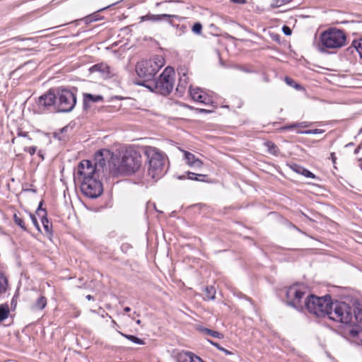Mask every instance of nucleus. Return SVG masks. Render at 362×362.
Masks as SVG:
<instances>
[{
    "mask_svg": "<svg viewBox=\"0 0 362 362\" xmlns=\"http://www.w3.org/2000/svg\"><path fill=\"white\" fill-rule=\"evenodd\" d=\"M353 310V324L362 322V304L357 303L352 307Z\"/></svg>",
    "mask_w": 362,
    "mask_h": 362,
    "instance_id": "obj_20",
    "label": "nucleus"
},
{
    "mask_svg": "<svg viewBox=\"0 0 362 362\" xmlns=\"http://www.w3.org/2000/svg\"><path fill=\"white\" fill-rule=\"evenodd\" d=\"M42 204H43V202L41 201L39 204V206L36 210V214L39 216V217H41L42 214H47V211L45 210V209H43L42 206Z\"/></svg>",
    "mask_w": 362,
    "mask_h": 362,
    "instance_id": "obj_37",
    "label": "nucleus"
},
{
    "mask_svg": "<svg viewBox=\"0 0 362 362\" xmlns=\"http://www.w3.org/2000/svg\"><path fill=\"white\" fill-rule=\"evenodd\" d=\"M37 104L41 113L57 112L55 88L49 89L39 97Z\"/></svg>",
    "mask_w": 362,
    "mask_h": 362,
    "instance_id": "obj_10",
    "label": "nucleus"
},
{
    "mask_svg": "<svg viewBox=\"0 0 362 362\" xmlns=\"http://www.w3.org/2000/svg\"><path fill=\"white\" fill-rule=\"evenodd\" d=\"M46 305L47 299L45 296H41L37 299L35 305L33 306V308L37 310H43Z\"/></svg>",
    "mask_w": 362,
    "mask_h": 362,
    "instance_id": "obj_25",
    "label": "nucleus"
},
{
    "mask_svg": "<svg viewBox=\"0 0 362 362\" xmlns=\"http://www.w3.org/2000/svg\"><path fill=\"white\" fill-rule=\"evenodd\" d=\"M361 149V145H359L355 150L354 153L357 154L359 152V150Z\"/></svg>",
    "mask_w": 362,
    "mask_h": 362,
    "instance_id": "obj_51",
    "label": "nucleus"
},
{
    "mask_svg": "<svg viewBox=\"0 0 362 362\" xmlns=\"http://www.w3.org/2000/svg\"><path fill=\"white\" fill-rule=\"evenodd\" d=\"M117 4V3H114V4H111V5H109V6H107L105 7V8H103L100 9V10H99V11H103V10H105V9H107V8H108L109 7H110V6H112V5H115V4Z\"/></svg>",
    "mask_w": 362,
    "mask_h": 362,
    "instance_id": "obj_50",
    "label": "nucleus"
},
{
    "mask_svg": "<svg viewBox=\"0 0 362 362\" xmlns=\"http://www.w3.org/2000/svg\"><path fill=\"white\" fill-rule=\"evenodd\" d=\"M291 1H292V0H272L270 6L272 8H279V7H280L283 5L287 4Z\"/></svg>",
    "mask_w": 362,
    "mask_h": 362,
    "instance_id": "obj_32",
    "label": "nucleus"
},
{
    "mask_svg": "<svg viewBox=\"0 0 362 362\" xmlns=\"http://www.w3.org/2000/svg\"><path fill=\"white\" fill-rule=\"evenodd\" d=\"M184 153L185 159L186 160L187 164L190 167L201 168L203 163L199 158H197L195 156L187 151H182Z\"/></svg>",
    "mask_w": 362,
    "mask_h": 362,
    "instance_id": "obj_17",
    "label": "nucleus"
},
{
    "mask_svg": "<svg viewBox=\"0 0 362 362\" xmlns=\"http://www.w3.org/2000/svg\"><path fill=\"white\" fill-rule=\"evenodd\" d=\"M330 158L332 159V161L333 164H334L336 163V160H337V157L335 156V153H332L330 154Z\"/></svg>",
    "mask_w": 362,
    "mask_h": 362,
    "instance_id": "obj_45",
    "label": "nucleus"
},
{
    "mask_svg": "<svg viewBox=\"0 0 362 362\" xmlns=\"http://www.w3.org/2000/svg\"><path fill=\"white\" fill-rule=\"evenodd\" d=\"M136 323L137 325H141V320H136Z\"/></svg>",
    "mask_w": 362,
    "mask_h": 362,
    "instance_id": "obj_57",
    "label": "nucleus"
},
{
    "mask_svg": "<svg viewBox=\"0 0 362 362\" xmlns=\"http://www.w3.org/2000/svg\"><path fill=\"white\" fill-rule=\"evenodd\" d=\"M171 18H175V19H180L181 18L179 16L177 15H173V14H151L148 13L146 16L141 17V21H161L163 20H165L169 22V23L173 25V23L170 21Z\"/></svg>",
    "mask_w": 362,
    "mask_h": 362,
    "instance_id": "obj_13",
    "label": "nucleus"
},
{
    "mask_svg": "<svg viewBox=\"0 0 362 362\" xmlns=\"http://www.w3.org/2000/svg\"><path fill=\"white\" fill-rule=\"evenodd\" d=\"M174 75L173 68L170 66L166 67L158 78L152 81L151 83L152 89L151 90H153L154 89L155 91L163 95L170 94L174 86Z\"/></svg>",
    "mask_w": 362,
    "mask_h": 362,
    "instance_id": "obj_8",
    "label": "nucleus"
},
{
    "mask_svg": "<svg viewBox=\"0 0 362 362\" xmlns=\"http://www.w3.org/2000/svg\"><path fill=\"white\" fill-rule=\"evenodd\" d=\"M351 46L356 49L358 52L360 57L362 59V37L358 40H354L352 42Z\"/></svg>",
    "mask_w": 362,
    "mask_h": 362,
    "instance_id": "obj_31",
    "label": "nucleus"
},
{
    "mask_svg": "<svg viewBox=\"0 0 362 362\" xmlns=\"http://www.w3.org/2000/svg\"><path fill=\"white\" fill-rule=\"evenodd\" d=\"M331 296L326 295L322 297H317L310 295L307 297L305 301L304 308L310 313L318 317H328V313L331 307Z\"/></svg>",
    "mask_w": 362,
    "mask_h": 362,
    "instance_id": "obj_4",
    "label": "nucleus"
},
{
    "mask_svg": "<svg viewBox=\"0 0 362 362\" xmlns=\"http://www.w3.org/2000/svg\"><path fill=\"white\" fill-rule=\"evenodd\" d=\"M145 155L148 163V174L153 179H158L163 174L164 156L156 148L148 146Z\"/></svg>",
    "mask_w": 362,
    "mask_h": 362,
    "instance_id": "obj_5",
    "label": "nucleus"
},
{
    "mask_svg": "<svg viewBox=\"0 0 362 362\" xmlns=\"http://www.w3.org/2000/svg\"><path fill=\"white\" fill-rule=\"evenodd\" d=\"M30 219L32 221V223H33V225L35 226V227L38 230H40V225L37 222V220L35 217V216L31 213H30Z\"/></svg>",
    "mask_w": 362,
    "mask_h": 362,
    "instance_id": "obj_39",
    "label": "nucleus"
},
{
    "mask_svg": "<svg viewBox=\"0 0 362 362\" xmlns=\"http://www.w3.org/2000/svg\"><path fill=\"white\" fill-rule=\"evenodd\" d=\"M187 174L188 179L192 180L199 181V182H205L206 178L207 177L206 175L197 174V173H194L189 172V171H188L187 173Z\"/></svg>",
    "mask_w": 362,
    "mask_h": 362,
    "instance_id": "obj_23",
    "label": "nucleus"
},
{
    "mask_svg": "<svg viewBox=\"0 0 362 362\" xmlns=\"http://www.w3.org/2000/svg\"><path fill=\"white\" fill-rule=\"evenodd\" d=\"M160 5H161V3H157V4H156V6H160Z\"/></svg>",
    "mask_w": 362,
    "mask_h": 362,
    "instance_id": "obj_59",
    "label": "nucleus"
},
{
    "mask_svg": "<svg viewBox=\"0 0 362 362\" xmlns=\"http://www.w3.org/2000/svg\"><path fill=\"white\" fill-rule=\"evenodd\" d=\"M163 65L164 60L160 56L138 62L136 65V72L142 81L138 82L137 84L152 89L151 83L154 80L157 72Z\"/></svg>",
    "mask_w": 362,
    "mask_h": 362,
    "instance_id": "obj_2",
    "label": "nucleus"
},
{
    "mask_svg": "<svg viewBox=\"0 0 362 362\" xmlns=\"http://www.w3.org/2000/svg\"><path fill=\"white\" fill-rule=\"evenodd\" d=\"M202 30V25L199 22L195 23L192 28V32L197 35H201Z\"/></svg>",
    "mask_w": 362,
    "mask_h": 362,
    "instance_id": "obj_35",
    "label": "nucleus"
},
{
    "mask_svg": "<svg viewBox=\"0 0 362 362\" xmlns=\"http://www.w3.org/2000/svg\"><path fill=\"white\" fill-rule=\"evenodd\" d=\"M216 289L214 286H206L204 289V300H210L216 298Z\"/></svg>",
    "mask_w": 362,
    "mask_h": 362,
    "instance_id": "obj_21",
    "label": "nucleus"
},
{
    "mask_svg": "<svg viewBox=\"0 0 362 362\" xmlns=\"http://www.w3.org/2000/svg\"><path fill=\"white\" fill-rule=\"evenodd\" d=\"M98 177L96 166L88 160H83L78 165L77 180L78 182Z\"/></svg>",
    "mask_w": 362,
    "mask_h": 362,
    "instance_id": "obj_12",
    "label": "nucleus"
},
{
    "mask_svg": "<svg viewBox=\"0 0 362 362\" xmlns=\"http://www.w3.org/2000/svg\"><path fill=\"white\" fill-rule=\"evenodd\" d=\"M124 312H126V313H129V312H130L131 308H130L129 307H125V308H124Z\"/></svg>",
    "mask_w": 362,
    "mask_h": 362,
    "instance_id": "obj_53",
    "label": "nucleus"
},
{
    "mask_svg": "<svg viewBox=\"0 0 362 362\" xmlns=\"http://www.w3.org/2000/svg\"><path fill=\"white\" fill-rule=\"evenodd\" d=\"M197 111L199 112H205V113H208L210 111L207 110H205V109H202V108H199V109H197Z\"/></svg>",
    "mask_w": 362,
    "mask_h": 362,
    "instance_id": "obj_49",
    "label": "nucleus"
},
{
    "mask_svg": "<svg viewBox=\"0 0 362 362\" xmlns=\"http://www.w3.org/2000/svg\"><path fill=\"white\" fill-rule=\"evenodd\" d=\"M9 312L8 304L4 303L0 305V323L8 317Z\"/></svg>",
    "mask_w": 362,
    "mask_h": 362,
    "instance_id": "obj_22",
    "label": "nucleus"
},
{
    "mask_svg": "<svg viewBox=\"0 0 362 362\" xmlns=\"http://www.w3.org/2000/svg\"><path fill=\"white\" fill-rule=\"evenodd\" d=\"M187 77L186 76L185 74H183L182 77H181L179 79L178 85L176 88L177 91L182 92L186 88V86L187 84Z\"/></svg>",
    "mask_w": 362,
    "mask_h": 362,
    "instance_id": "obj_26",
    "label": "nucleus"
},
{
    "mask_svg": "<svg viewBox=\"0 0 362 362\" xmlns=\"http://www.w3.org/2000/svg\"><path fill=\"white\" fill-rule=\"evenodd\" d=\"M13 220H14L15 223L16 225H18V226H20L21 228H22L25 231L27 230V228L25 226L24 221L21 218L18 217L16 214H14Z\"/></svg>",
    "mask_w": 362,
    "mask_h": 362,
    "instance_id": "obj_34",
    "label": "nucleus"
},
{
    "mask_svg": "<svg viewBox=\"0 0 362 362\" xmlns=\"http://www.w3.org/2000/svg\"><path fill=\"white\" fill-rule=\"evenodd\" d=\"M57 112H70L76 104V90L56 88Z\"/></svg>",
    "mask_w": 362,
    "mask_h": 362,
    "instance_id": "obj_6",
    "label": "nucleus"
},
{
    "mask_svg": "<svg viewBox=\"0 0 362 362\" xmlns=\"http://www.w3.org/2000/svg\"><path fill=\"white\" fill-rule=\"evenodd\" d=\"M68 129V127H64L60 129V132H54V137L58 139L59 140H63L64 139L61 137L60 134L64 132H66Z\"/></svg>",
    "mask_w": 362,
    "mask_h": 362,
    "instance_id": "obj_40",
    "label": "nucleus"
},
{
    "mask_svg": "<svg viewBox=\"0 0 362 362\" xmlns=\"http://www.w3.org/2000/svg\"><path fill=\"white\" fill-rule=\"evenodd\" d=\"M47 214H45L42 215L41 217V221L43 225L44 229L46 233H52V223L49 221L47 217Z\"/></svg>",
    "mask_w": 362,
    "mask_h": 362,
    "instance_id": "obj_24",
    "label": "nucleus"
},
{
    "mask_svg": "<svg viewBox=\"0 0 362 362\" xmlns=\"http://www.w3.org/2000/svg\"><path fill=\"white\" fill-rule=\"evenodd\" d=\"M328 317L341 323H351L353 320L352 307L345 302H332L328 313Z\"/></svg>",
    "mask_w": 362,
    "mask_h": 362,
    "instance_id": "obj_7",
    "label": "nucleus"
},
{
    "mask_svg": "<svg viewBox=\"0 0 362 362\" xmlns=\"http://www.w3.org/2000/svg\"><path fill=\"white\" fill-rule=\"evenodd\" d=\"M86 298L88 300H90L93 299V296H91V295H87Z\"/></svg>",
    "mask_w": 362,
    "mask_h": 362,
    "instance_id": "obj_52",
    "label": "nucleus"
},
{
    "mask_svg": "<svg viewBox=\"0 0 362 362\" xmlns=\"http://www.w3.org/2000/svg\"><path fill=\"white\" fill-rule=\"evenodd\" d=\"M38 155H39L40 156H41V157H42V158L43 159V156H42V153H41V151H40L38 152Z\"/></svg>",
    "mask_w": 362,
    "mask_h": 362,
    "instance_id": "obj_58",
    "label": "nucleus"
},
{
    "mask_svg": "<svg viewBox=\"0 0 362 362\" xmlns=\"http://www.w3.org/2000/svg\"><path fill=\"white\" fill-rule=\"evenodd\" d=\"M8 286V281L6 277L3 273L0 272V294L4 293L6 291Z\"/></svg>",
    "mask_w": 362,
    "mask_h": 362,
    "instance_id": "obj_28",
    "label": "nucleus"
},
{
    "mask_svg": "<svg viewBox=\"0 0 362 362\" xmlns=\"http://www.w3.org/2000/svg\"><path fill=\"white\" fill-rule=\"evenodd\" d=\"M346 44V35L343 30L330 28L323 31L319 37L317 49L326 52L329 49H339Z\"/></svg>",
    "mask_w": 362,
    "mask_h": 362,
    "instance_id": "obj_3",
    "label": "nucleus"
},
{
    "mask_svg": "<svg viewBox=\"0 0 362 362\" xmlns=\"http://www.w3.org/2000/svg\"><path fill=\"white\" fill-rule=\"evenodd\" d=\"M36 150H37V147L36 146H29V147H25L24 148V151L25 152L29 153L31 156H33V155H34L35 153Z\"/></svg>",
    "mask_w": 362,
    "mask_h": 362,
    "instance_id": "obj_42",
    "label": "nucleus"
},
{
    "mask_svg": "<svg viewBox=\"0 0 362 362\" xmlns=\"http://www.w3.org/2000/svg\"><path fill=\"white\" fill-rule=\"evenodd\" d=\"M22 135L25 136H27V133H26V132H25V133H23Z\"/></svg>",
    "mask_w": 362,
    "mask_h": 362,
    "instance_id": "obj_60",
    "label": "nucleus"
},
{
    "mask_svg": "<svg viewBox=\"0 0 362 362\" xmlns=\"http://www.w3.org/2000/svg\"><path fill=\"white\" fill-rule=\"evenodd\" d=\"M302 124H303V123H294L291 125H287V126L280 128V131H284V130L294 129L296 127H303Z\"/></svg>",
    "mask_w": 362,
    "mask_h": 362,
    "instance_id": "obj_38",
    "label": "nucleus"
},
{
    "mask_svg": "<svg viewBox=\"0 0 362 362\" xmlns=\"http://www.w3.org/2000/svg\"><path fill=\"white\" fill-rule=\"evenodd\" d=\"M185 178H186V176L185 175L177 177V179H179V180H185Z\"/></svg>",
    "mask_w": 362,
    "mask_h": 362,
    "instance_id": "obj_54",
    "label": "nucleus"
},
{
    "mask_svg": "<svg viewBox=\"0 0 362 362\" xmlns=\"http://www.w3.org/2000/svg\"><path fill=\"white\" fill-rule=\"evenodd\" d=\"M285 82H286L288 85H289V86H293V87H295L296 89H300V85H298V84H296V83H295V81H294L291 78H290V77L286 76V77L285 78Z\"/></svg>",
    "mask_w": 362,
    "mask_h": 362,
    "instance_id": "obj_36",
    "label": "nucleus"
},
{
    "mask_svg": "<svg viewBox=\"0 0 362 362\" xmlns=\"http://www.w3.org/2000/svg\"><path fill=\"white\" fill-rule=\"evenodd\" d=\"M282 31L286 35H291L292 33L291 29L287 25L283 26Z\"/></svg>",
    "mask_w": 362,
    "mask_h": 362,
    "instance_id": "obj_43",
    "label": "nucleus"
},
{
    "mask_svg": "<svg viewBox=\"0 0 362 362\" xmlns=\"http://www.w3.org/2000/svg\"><path fill=\"white\" fill-rule=\"evenodd\" d=\"M211 345L216 347L218 350L223 351L226 355H231L233 353L225 348L221 346L217 342H215L212 340L208 339L207 340Z\"/></svg>",
    "mask_w": 362,
    "mask_h": 362,
    "instance_id": "obj_33",
    "label": "nucleus"
},
{
    "mask_svg": "<svg viewBox=\"0 0 362 362\" xmlns=\"http://www.w3.org/2000/svg\"><path fill=\"white\" fill-rule=\"evenodd\" d=\"M305 293L301 291L297 285H293L286 290V296L288 305L301 311L304 309V305L301 303L302 298Z\"/></svg>",
    "mask_w": 362,
    "mask_h": 362,
    "instance_id": "obj_11",
    "label": "nucleus"
},
{
    "mask_svg": "<svg viewBox=\"0 0 362 362\" xmlns=\"http://www.w3.org/2000/svg\"><path fill=\"white\" fill-rule=\"evenodd\" d=\"M265 145L268 148V151L271 154L276 156L279 153V150L277 146L274 143H273L272 141H267L265 143Z\"/></svg>",
    "mask_w": 362,
    "mask_h": 362,
    "instance_id": "obj_29",
    "label": "nucleus"
},
{
    "mask_svg": "<svg viewBox=\"0 0 362 362\" xmlns=\"http://www.w3.org/2000/svg\"><path fill=\"white\" fill-rule=\"evenodd\" d=\"M98 67H99V65H98V64H95V65H94V66L92 67V69H93L98 70Z\"/></svg>",
    "mask_w": 362,
    "mask_h": 362,
    "instance_id": "obj_55",
    "label": "nucleus"
},
{
    "mask_svg": "<svg viewBox=\"0 0 362 362\" xmlns=\"http://www.w3.org/2000/svg\"><path fill=\"white\" fill-rule=\"evenodd\" d=\"M233 2L236 4H243L246 3V0H232Z\"/></svg>",
    "mask_w": 362,
    "mask_h": 362,
    "instance_id": "obj_46",
    "label": "nucleus"
},
{
    "mask_svg": "<svg viewBox=\"0 0 362 362\" xmlns=\"http://www.w3.org/2000/svg\"><path fill=\"white\" fill-rule=\"evenodd\" d=\"M291 168L294 172H296L298 174L302 175L309 178H316L315 175H314L312 172H310V170H307L306 168H303L301 165H299L298 164H293L291 166Z\"/></svg>",
    "mask_w": 362,
    "mask_h": 362,
    "instance_id": "obj_19",
    "label": "nucleus"
},
{
    "mask_svg": "<svg viewBox=\"0 0 362 362\" xmlns=\"http://www.w3.org/2000/svg\"><path fill=\"white\" fill-rule=\"evenodd\" d=\"M95 16H96V15H95V13H94V14H93V15L90 16L88 17V18H89L90 21H97L98 19H97V18L95 17Z\"/></svg>",
    "mask_w": 362,
    "mask_h": 362,
    "instance_id": "obj_47",
    "label": "nucleus"
},
{
    "mask_svg": "<svg viewBox=\"0 0 362 362\" xmlns=\"http://www.w3.org/2000/svg\"><path fill=\"white\" fill-rule=\"evenodd\" d=\"M189 92L192 98L197 102L209 104L210 103V98L205 94L203 93L202 91L199 88H193L192 86L189 88Z\"/></svg>",
    "mask_w": 362,
    "mask_h": 362,
    "instance_id": "obj_15",
    "label": "nucleus"
},
{
    "mask_svg": "<svg viewBox=\"0 0 362 362\" xmlns=\"http://www.w3.org/2000/svg\"><path fill=\"white\" fill-rule=\"evenodd\" d=\"M347 335L351 342L358 345L362 343V328L360 326L355 325L349 328Z\"/></svg>",
    "mask_w": 362,
    "mask_h": 362,
    "instance_id": "obj_14",
    "label": "nucleus"
},
{
    "mask_svg": "<svg viewBox=\"0 0 362 362\" xmlns=\"http://www.w3.org/2000/svg\"><path fill=\"white\" fill-rule=\"evenodd\" d=\"M103 100V97L100 95H93L91 93L83 94V109L87 110L90 107V103H98Z\"/></svg>",
    "mask_w": 362,
    "mask_h": 362,
    "instance_id": "obj_18",
    "label": "nucleus"
},
{
    "mask_svg": "<svg viewBox=\"0 0 362 362\" xmlns=\"http://www.w3.org/2000/svg\"><path fill=\"white\" fill-rule=\"evenodd\" d=\"M352 146H354V143H352V142H351V143H349V144H347L345 146V147H346V148H347V147Z\"/></svg>",
    "mask_w": 362,
    "mask_h": 362,
    "instance_id": "obj_56",
    "label": "nucleus"
},
{
    "mask_svg": "<svg viewBox=\"0 0 362 362\" xmlns=\"http://www.w3.org/2000/svg\"><path fill=\"white\" fill-rule=\"evenodd\" d=\"M135 315L139 317L140 315L139 313H137L136 312H134L132 315H129V317L132 319V320H135Z\"/></svg>",
    "mask_w": 362,
    "mask_h": 362,
    "instance_id": "obj_48",
    "label": "nucleus"
},
{
    "mask_svg": "<svg viewBox=\"0 0 362 362\" xmlns=\"http://www.w3.org/2000/svg\"><path fill=\"white\" fill-rule=\"evenodd\" d=\"M79 182L82 193L90 199H96L103 194V187L98 177L81 180Z\"/></svg>",
    "mask_w": 362,
    "mask_h": 362,
    "instance_id": "obj_9",
    "label": "nucleus"
},
{
    "mask_svg": "<svg viewBox=\"0 0 362 362\" xmlns=\"http://www.w3.org/2000/svg\"><path fill=\"white\" fill-rule=\"evenodd\" d=\"M143 163L142 156L138 151L129 148L124 151L122 158L110 169L114 175H131L138 172Z\"/></svg>",
    "mask_w": 362,
    "mask_h": 362,
    "instance_id": "obj_1",
    "label": "nucleus"
},
{
    "mask_svg": "<svg viewBox=\"0 0 362 362\" xmlns=\"http://www.w3.org/2000/svg\"><path fill=\"white\" fill-rule=\"evenodd\" d=\"M202 331L208 335L211 336L212 337L217 338V339H222L223 337V334L221 332H218L217 331H214L208 328H204L202 329Z\"/></svg>",
    "mask_w": 362,
    "mask_h": 362,
    "instance_id": "obj_27",
    "label": "nucleus"
},
{
    "mask_svg": "<svg viewBox=\"0 0 362 362\" xmlns=\"http://www.w3.org/2000/svg\"><path fill=\"white\" fill-rule=\"evenodd\" d=\"M177 362H204L203 360L190 351H182L177 356Z\"/></svg>",
    "mask_w": 362,
    "mask_h": 362,
    "instance_id": "obj_16",
    "label": "nucleus"
},
{
    "mask_svg": "<svg viewBox=\"0 0 362 362\" xmlns=\"http://www.w3.org/2000/svg\"><path fill=\"white\" fill-rule=\"evenodd\" d=\"M239 69L243 72H245V73H251L252 72V70L250 69L249 68L247 67H245V66H241L239 68Z\"/></svg>",
    "mask_w": 362,
    "mask_h": 362,
    "instance_id": "obj_44",
    "label": "nucleus"
},
{
    "mask_svg": "<svg viewBox=\"0 0 362 362\" xmlns=\"http://www.w3.org/2000/svg\"><path fill=\"white\" fill-rule=\"evenodd\" d=\"M122 334V336H123L124 337H125L126 339L130 340L131 341L135 343V344H144V340H142L141 339L136 337V336H134V335H131V334H123V333H120Z\"/></svg>",
    "mask_w": 362,
    "mask_h": 362,
    "instance_id": "obj_30",
    "label": "nucleus"
},
{
    "mask_svg": "<svg viewBox=\"0 0 362 362\" xmlns=\"http://www.w3.org/2000/svg\"><path fill=\"white\" fill-rule=\"evenodd\" d=\"M322 131L321 129H310V130H306L305 132H302V133L305 134H317L322 133Z\"/></svg>",
    "mask_w": 362,
    "mask_h": 362,
    "instance_id": "obj_41",
    "label": "nucleus"
}]
</instances>
